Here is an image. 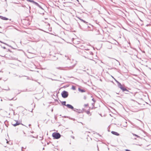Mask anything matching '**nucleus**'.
<instances>
[{
  "instance_id": "obj_1",
  "label": "nucleus",
  "mask_w": 151,
  "mask_h": 151,
  "mask_svg": "<svg viewBox=\"0 0 151 151\" xmlns=\"http://www.w3.org/2000/svg\"><path fill=\"white\" fill-rule=\"evenodd\" d=\"M104 45L106 47L107 49H111L112 48V44L110 42L107 41H104Z\"/></svg>"
},
{
  "instance_id": "obj_2",
  "label": "nucleus",
  "mask_w": 151,
  "mask_h": 151,
  "mask_svg": "<svg viewBox=\"0 0 151 151\" xmlns=\"http://www.w3.org/2000/svg\"><path fill=\"white\" fill-rule=\"evenodd\" d=\"M52 137L55 139H58L60 138L61 135L59 133L54 132L52 134Z\"/></svg>"
},
{
  "instance_id": "obj_3",
  "label": "nucleus",
  "mask_w": 151,
  "mask_h": 151,
  "mask_svg": "<svg viewBox=\"0 0 151 151\" xmlns=\"http://www.w3.org/2000/svg\"><path fill=\"white\" fill-rule=\"evenodd\" d=\"M61 95L63 98H65L68 97V92L66 91H64L62 92Z\"/></svg>"
},
{
  "instance_id": "obj_4",
  "label": "nucleus",
  "mask_w": 151,
  "mask_h": 151,
  "mask_svg": "<svg viewBox=\"0 0 151 151\" xmlns=\"http://www.w3.org/2000/svg\"><path fill=\"white\" fill-rule=\"evenodd\" d=\"M12 124L14 127L19 125L20 124L18 121H14L12 123Z\"/></svg>"
},
{
  "instance_id": "obj_5",
  "label": "nucleus",
  "mask_w": 151,
  "mask_h": 151,
  "mask_svg": "<svg viewBox=\"0 0 151 151\" xmlns=\"http://www.w3.org/2000/svg\"><path fill=\"white\" fill-rule=\"evenodd\" d=\"M111 133L114 135H116V136H119V133L115 131H112L111 132Z\"/></svg>"
},
{
  "instance_id": "obj_6",
  "label": "nucleus",
  "mask_w": 151,
  "mask_h": 151,
  "mask_svg": "<svg viewBox=\"0 0 151 151\" xmlns=\"http://www.w3.org/2000/svg\"><path fill=\"white\" fill-rule=\"evenodd\" d=\"M66 106L69 109H73L74 108L71 105L69 104H66Z\"/></svg>"
},
{
  "instance_id": "obj_7",
  "label": "nucleus",
  "mask_w": 151,
  "mask_h": 151,
  "mask_svg": "<svg viewBox=\"0 0 151 151\" xmlns=\"http://www.w3.org/2000/svg\"><path fill=\"white\" fill-rule=\"evenodd\" d=\"M32 2L35 5L38 6L40 8H42V7H41V6L37 3L34 1H33V0H32Z\"/></svg>"
},
{
  "instance_id": "obj_8",
  "label": "nucleus",
  "mask_w": 151,
  "mask_h": 151,
  "mask_svg": "<svg viewBox=\"0 0 151 151\" xmlns=\"http://www.w3.org/2000/svg\"><path fill=\"white\" fill-rule=\"evenodd\" d=\"M120 89L123 91V92H125V91H127V89L126 88L123 86Z\"/></svg>"
},
{
  "instance_id": "obj_9",
  "label": "nucleus",
  "mask_w": 151,
  "mask_h": 151,
  "mask_svg": "<svg viewBox=\"0 0 151 151\" xmlns=\"http://www.w3.org/2000/svg\"><path fill=\"white\" fill-rule=\"evenodd\" d=\"M117 85L118 87L120 88H121L123 87V86L120 82L118 83L117 84Z\"/></svg>"
},
{
  "instance_id": "obj_10",
  "label": "nucleus",
  "mask_w": 151,
  "mask_h": 151,
  "mask_svg": "<svg viewBox=\"0 0 151 151\" xmlns=\"http://www.w3.org/2000/svg\"><path fill=\"white\" fill-rule=\"evenodd\" d=\"M0 17L2 19L4 20H7L8 19L7 18L1 16H0Z\"/></svg>"
},
{
  "instance_id": "obj_11",
  "label": "nucleus",
  "mask_w": 151,
  "mask_h": 151,
  "mask_svg": "<svg viewBox=\"0 0 151 151\" xmlns=\"http://www.w3.org/2000/svg\"><path fill=\"white\" fill-rule=\"evenodd\" d=\"M78 91H81V92H85V91L83 90V89H80V88H79L78 89Z\"/></svg>"
},
{
  "instance_id": "obj_12",
  "label": "nucleus",
  "mask_w": 151,
  "mask_h": 151,
  "mask_svg": "<svg viewBox=\"0 0 151 151\" xmlns=\"http://www.w3.org/2000/svg\"><path fill=\"white\" fill-rule=\"evenodd\" d=\"M66 101H64L62 102V104L63 105H65L66 106Z\"/></svg>"
},
{
  "instance_id": "obj_13",
  "label": "nucleus",
  "mask_w": 151,
  "mask_h": 151,
  "mask_svg": "<svg viewBox=\"0 0 151 151\" xmlns=\"http://www.w3.org/2000/svg\"><path fill=\"white\" fill-rule=\"evenodd\" d=\"M132 134H133V135L134 136H136V137H138V138H140V137L138 135H137V134H134V133H132Z\"/></svg>"
},
{
  "instance_id": "obj_14",
  "label": "nucleus",
  "mask_w": 151,
  "mask_h": 151,
  "mask_svg": "<svg viewBox=\"0 0 151 151\" xmlns=\"http://www.w3.org/2000/svg\"><path fill=\"white\" fill-rule=\"evenodd\" d=\"M72 89L74 90H75V88L74 86H73L72 87Z\"/></svg>"
},
{
  "instance_id": "obj_15",
  "label": "nucleus",
  "mask_w": 151,
  "mask_h": 151,
  "mask_svg": "<svg viewBox=\"0 0 151 151\" xmlns=\"http://www.w3.org/2000/svg\"><path fill=\"white\" fill-rule=\"evenodd\" d=\"M129 92V91L127 89V91H125V93H128V92Z\"/></svg>"
},
{
  "instance_id": "obj_16",
  "label": "nucleus",
  "mask_w": 151,
  "mask_h": 151,
  "mask_svg": "<svg viewBox=\"0 0 151 151\" xmlns=\"http://www.w3.org/2000/svg\"><path fill=\"white\" fill-rule=\"evenodd\" d=\"M80 20H81V21H83V22H84V23H86V22L84 20H83V19H80Z\"/></svg>"
},
{
  "instance_id": "obj_17",
  "label": "nucleus",
  "mask_w": 151,
  "mask_h": 151,
  "mask_svg": "<svg viewBox=\"0 0 151 151\" xmlns=\"http://www.w3.org/2000/svg\"><path fill=\"white\" fill-rule=\"evenodd\" d=\"M115 81L117 83V84L118 83H119L118 81H117L116 80V79H115Z\"/></svg>"
},
{
  "instance_id": "obj_18",
  "label": "nucleus",
  "mask_w": 151,
  "mask_h": 151,
  "mask_svg": "<svg viewBox=\"0 0 151 151\" xmlns=\"http://www.w3.org/2000/svg\"><path fill=\"white\" fill-rule=\"evenodd\" d=\"M125 150L126 151H130V150H128V149H126Z\"/></svg>"
},
{
  "instance_id": "obj_19",
  "label": "nucleus",
  "mask_w": 151,
  "mask_h": 151,
  "mask_svg": "<svg viewBox=\"0 0 151 151\" xmlns=\"http://www.w3.org/2000/svg\"><path fill=\"white\" fill-rule=\"evenodd\" d=\"M71 137L73 139H74V137L73 136H71Z\"/></svg>"
},
{
  "instance_id": "obj_20",
  "label": "nucleus",
  "mask_w": 151,
  "mask_h": 151,
  "mask_svg": "<svg viewBox=\"0 0 151 151\" xmlns=\"http://www.w3.org/2000/svg\"><path fill=\"white\" fill-rule=\"evenodd\" d=\"M30 136L31 137H33V138L34 137L33 136H32V135H30Z\"/></svg>"
},
{
  "instance_id": "obj_21",
  "label": "nucleus",
  "mask_w": 151,
  "mask_h": 151,
  "mask_svg": "<svg viewBox=\"0 0 151 151\" xmlns=\"http://www.w3.org/2000/svg\"><path fill=\"white\" fill-rule=\"evenodd\" d=\"M31 126V125L30 124H29V127H30V126Z\"/></svg>"
},
{
  "instance_id": "obj_22",
  "label": "nucleus",
  "mask_w": 151,
  "mask_h": 151,
  "mask_svg": "<svg viewBox=\"0 0 151 151\" xmlns=\"http://www.w3.org/2000/svg\"><path fill=\"white\" fill-rule=\"evenodd\" d=\"M85 105L86 106H87V104H85Z\"/></svg>"
},
{
  "instance_id": "obj_23",
  "label": "nucleus",
  "mask_w": 151,
  "mask_h": 151,
  "mask_svg": "<svg viewBox=\"0 0 151 151\" xmlns=\"http://www.w3.org/2000/svg\"><path fill=\"white\" fill-rule=\"evenodd\" d=\"M22 149H23V147H22Z\"/></svg>"
},
{
  "instance_id": "obj_24",
  "label": "nucleus",
  "mask_w": 151,
  "mask_h": 151,
  "mask_svg": "<svg viewBox=\"0 0 151 151\" xmlns=\"http://www.w3.org/2000/svg\"><path fill=\"white\" fill-rule=\"evenodd\" d=\"M134 139H136V138H134Z\"/></svg>"
},
{
  "instance_id": "obj_25",
  "label": "nucleus",
  "mask_w": 151,
  "mask_h": 151,
  "mask_svg": "<svg viewBox=\"0 0 151 151\" xmlns=\"http://www.w3.org/2000/svg\"><path fill=\"white\" fill-rule=\"evenodd\" d=\"M92 100L93 101H94V99H92Z\"/></svg>"
},
{
  "instance_id": "obj_26",
  "label": "nucleus",
  "mask_w": 151,
  "mask_h": 151,
  "mask_svg": "<svg viewBox=\"0 0 151 151\" xmlns=\"http://www.w3.org/2000/svg\"><path fill=\"white\" fill-rule=\"evenodd\" d=\"M69 59V58H68H68H67V59Z\"/></svg>"
},
{
  "instance_id": "obj_27",
  "label": "nucleus",
  "mask_w": 151,
  "mask_h": 151,
  "mask_svg": "<svg viewBox=\"0 0 151 151\" xmlns=\"http://www.w3.org/2000/svg\"><path fill=\"white\" fill-rule=\"evenodd\" d=\"M31 133H33V132H31Z\"/></svg>"
},
{
  "instance_id": "obj_28",
  "label": "nucleus",
  "mask_w": 151,
  "mask_h": 151,
  "mask_svg": "<svg viewBox=\"0 0 151 151\" xmlns=\"http://www.w3.org/2000/svg\"><path fill=\"white\" fill-rule=\"evenodd\" d=\"M19 77H21V76H19Z\"/></svg>"
},
{
  "instance_id": "obj_29",
  "label": "nucleus",
  "mask_w": 151,
  "mask_h": 151,
  "mask_svg": "<svg viewBox=\"0 0 151 151\" xmlns=\"http://www.w3.org/2000/svg\"><path fill=\"white\" fill-rule=\"evenodd\" d=\"M77 1H78V0H76Z\"/></svg>"
}]
</instances>
